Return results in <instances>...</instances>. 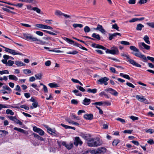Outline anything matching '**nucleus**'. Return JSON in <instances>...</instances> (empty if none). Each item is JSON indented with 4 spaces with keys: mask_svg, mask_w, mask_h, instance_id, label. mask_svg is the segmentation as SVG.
<instances>
[{
    "mask_svg": "<svg viewBox=\"0 0 154 154\" xmlns=\"http://www.w3.org/2000/svg\"><path fill=\"white\" fill-rule=\"evenodd\" d=\"M93 118V116L91 114H85L84 118L86 120H91Z\"/></svg>",
    "mask_w": 154,
    "mask_h": 154,
    "instance_id": "6ab92c4d",
    "label": "nucleus"
},
{
    "mask_svg": "<svg viewBox=\"0 0 154 154\" xmlns=\"http://www.w3.org/2000/svg\"><path fill=\"white\" fill-rule=\"evenodd\" d=\"M9 118L11 121H13L16 124H18L20 125H23V123L19 120L17 119L16 116H9L8 117Z\"/></svg>",
    "mask_w": 154,
    "mask_h": 154,
    "instance_id": "9b49d317",
    "label": "nucleus"
},
{
    "mask_svg": "<svg viewBox=\"0 0 154 154\" xmlns=\"http://www.w3.org/2000/svg\"><path fill=\"white\" fill-rule=\"evenodd\" d=\"M14 63V61L11 60H9L6 63V66H11Z\"/></svg>",
    "mask_w": 154,
    "mask_h": 154,
    "instance_id": "a19ab883",
    "label": "nucleus"
},
{
    "mask_svg": "<svg viewBox=\"0 0 154 154\" xmlns=\"http://www.w3.org/2000/svg\"><path fill=\"white\" fill-rule=\"evenodd\" d=\"M90 152L91 154H96L99 153L98 149H94L93 150H90Z\"/></svg>",
    "mask_w": 154,
    "mask_h": 154,
    "instance_id": "c9c22d12",
    "label": "nucleus"
},
{
    "mask_svg": "<svg viewBox=\"0 0 154 154\" xmlns=\"http://www.w3.org/2000/svg\"><path fill=\"white\" fill-rule=\"evenodd\" d=\"M42 75V74L40 73L35 74V77L36 78V79L38 80H40L41 79Z\"/></svg>",
    "mask_w": 154,
    "mask_h": 154,
    "instance_id": "37998d69",
    "label": "nucleus"
},
{
    "mask_svg": "<svg viewBox=\"0 0 154 154\" xmlns=\"http://www.w3.org/2000/svg\"><path fill=\"white\" fill-rule=\"evenodd\" d=\"M121 55L122 56L125 57H126L127 59L128 60V61L131 64H132L134 66L138 67H141V66L140 64L137 63L134 60L131 59L129 58V56L128 55H127L126 54L123 53L121 54Z\"/></svg>",
    "mask_w": 154,
    "mask_h": 154,
    "instance_id": "7ed1b4c3",
    "label": "nucleus"
},
{
    "mask_svg": "<svg viewBox=\"0 0 154 154\" xmlns=\"http://www.w3.org/2000/svg\"><path fill=\"white\" fill-rule=\"evenodd\" d=\"M36 34L40 36H42L43 35V33L41 31H37L35 32Z\"/></svg>",
    "mask_w": 154,
    "mask_h": 154,
    "instance_id": "338daca9",
    "label": "nucleus"
},
{
    "mask_svg": "<svg viewBox=\"0 0 154 154\" xmlns=\"http://www.w3.org/2000/svg\"><path fill=\"white\" fill-rule=\"evenodd\" d=\"M32 106H31L30 108L31 109H33V108H35L38 107V102L36 101L34 102H33L32 104Z\"/></svg>",
    "mask_w": 154,
    "mask_h": 154,
    "instance_id": "58836bf2",
    "label": "nucleus"
},
{
    "mask_svg": "<svg viewBox=\"0 0 154 154\" xmlns=\"http://www.w3.org/2000/svg\"><path fill=\"white\" fill-rule=\"evenodd\" d=\"M130 118L133 121L138 120V117L134 116H131L130 117Z\"/></svg>",
    "mask_w": 154,
    "mask_h": 154,
    "instance_id": "680f3d73",
    "label": "nucleus"
},
{
    "mask_svg": "<svg viewBox=\"0 0 154 154\" xmlns=\"http://www.w3.org/2000/svg\"><path fill=\"white\" fill-rule=\"evenodd\" d=\"M146 58L147 60H150L152 63H154V57H151L149 56H147V58L146 57ZM147 61H146V62Z\"/></svg>",
    "mask_w": 154,
    "mask_h": 154,
    "instance_id": "6e6d98bb",
    "label": "nucleus"
},
{
    "mask_svg": "<svg viewBox=\"0 0 154 154\" xmlns=\"http://www.w3.org/2000/svg\"><path fill=\"white\" fill-rule=\"evenodd\" d=\"M92 36L93 37L96 38L97 40H100V35L99 34H96L95 33H93L92 34Z\"/></svg>",
    "mask_w": 154,
    "mask_h": 154,
    "instance_id": "473e14b6",
    "label": "nucleus"
},
{
    "mask_svg": "<svg viewBox=\"0 0 154 154\" xmlns=\"http://www.w3.org/2000/svg\"><path fill=\"white\" fill-rule=\"evenodd\" d=\"M22 36L23 39L28 41H31L32 42H33L35 37L32 35L28 33H23Z\"/></svg>",
    "mask_w": 154,
    "mask_h": 154,
    "instance_id": "39448f33",
    "label": "nucleus"
},
{
    "mask_svg": "<svg viewBox=\"0 0 154 154\" xmlns=\"http://www.w3.org/2000/svg\"><path fill=\"white\" fill-rule=\"evenodd\" d=\"M103 104V102H96L94 103H92V105H99V106H100L102 105Z\"/></svg>",
    "mask_w": 154,
    "mask_h": 154,
    "instance_id": "864d4df0",
    "label": "nucleus"
},
{
    "mask_svg": "<svg viewBox=\"0 0 154 154\" xmlns=\"http://www.w3.org/2000/svg\"><path fill=\"white\" fill-rule=\"evenodd\" d=\"M20 107L21 108H23L25 109L28 110L29 109V107L25 105H22L20 106Z\"/></svg>",
    "mask_w": 154,
    "mask_h": 154,
    "instance_id": "052dcab7",
    "label": "nucleus"
},
{
    "mask_svg": "<svg viewBox=\"0 0 154 154\" xmlns=\"http://www.w3.org/2000/svg\"><path fill=\"white\" fill-rule=\"evenodd\" d=\"M71 103L72 104H77L78 102L77 100L75 99H72L71 100Z\"/></svg>",
    "mask_w": 154,
    "mask_h": 154,
    "instance_id": "69168bd1",
    "label": "nucleus"
},
{
    "mask_svg": "<svg viewBox=\"0 0 154 154\" xmlns=\"http://www.w3.org/2000/svg\"><path fill=\"white\" fill-rule=\"evenodd\" d=\"M33 134L34 135V137L37 138L39 140L42 141L44 140V139L42 137H40L37 134Z\"/></svg>",
    "mask_w": 154,
    "mask_h": 154,
    "instance_id": "7c9ffc66",
    "label": "nucleus"
},
{
    "mask_svg": "<svg viewBox=\"0 0 154 154\" xmlns=\"http://www.w3.org/2000/svg\"><path fill=\"white\" fill-rule=\"evenodd\" d=\"M97 89L95 88L91 89L90 88L88 89L87 91L89 93H91L93 94L96 93L97 92Z\"/></svg>",
    "mask_w": 154,
    "mask_h": 154,
    "instance_id": "c756f323",
    "label": "nucleus"
},
{
    "mask_svg": "<svg viewBox=\"0 0 154 154\" xmlns=\"http://www.w3.org/2000/svg\"><path fill=\"white\" fill-rule=\"evenodd\" d=\"M47 132L50 134L53 135L54 136H57V133L56 132L54 129H51V128H48Z\"/></svg>",
    "mask_w": 154,
    "mask_h": 154,
    "instance_id": "f3484780",
    "label": "nucleus"
},
{
    "mask_svg": "<svg viewBox=\"0 0 154 154\" xmlns=\"http://www.w3.org/2000/svg\"><path fill=\"white\" fill-rule=\"evenodd\" d=\"M43 29L50 30L53 29V28L51 27L45 25H43Z\"/></svg>",
    "mask_w": 154,
    "mask_h": 154,
    "instance_id": "de8ad7c7",
    "label": "nucleus"
},
{
    "mask_svg": "<svg viewBox=\"0 0 154 154\" xmlns=\"http://www.w3.org/2000/svg\"><path fill=\"white\" fill-rule=\"evenodd\" d=\"M109 79V78L106 77H102L100 79L97 80V84L100 85L104 84L105 85H108L107 81H108Z\"/></svg>",
    "mask_w": 154,
    "mask_h": 154,
    "instance_id": "20e7f679",
    "label": "nucleus"
},
{
    "mask_svg": "<svg viewBox=\"0 0 154 154\" xmlns=\"http://www.w3.org/2000/svg\"><path fill=\"white\" fill-rule=\"evenodd\" d=\"M23 72L25 74H27L29 73H31V71L29 69H26L23 70Z\"/></svg>",
    "mask_w": 154,
    "mask_h": 154,
    "instance_id": "4d7b16f0",
    "label": "nucleus"
},
{
    "mask_svg": "<svg viewBox=\"0 0 154 154\" xmlns=\"http://www.w3.org/2000/svg\"><path fill=\"white\" fill-rule=\"evenodd\" d=\"M14 129L23 133H26V131L20 128H18L16 127H15L14 128Z\"/></svg>",
    "mask_w": 154,
    "mask_h": 154,
    "instance_id": "b1692460",
    "label": "nucleus"
},
{
    "mask_svg": "<svg viewBox=\"0 0 154 154\" xmlns=\"http://www.w3.org/2000/svg\"><path fill=\"white\" fill-rule=\"evenodd\" d=\"M109 40H111L114 38L115 37H116L117 35L121 36V34L120 33L117 32L112 34H109Z\"/></svg>",
    "mask_w": 154,
    "mask_h": 154,
    "instance_id": "aec40b11",
    "label": "nucleus"
},
{
    "mask_svg": "<svg viewBox=\"0 0 154 154\" xmlns=\"http://www.w3.org/2000/svg\"><path fill=\"white\" fill-rule=\"evenodd\" d=\"M116 120L120 121L122 123H124L125 122V120L124 119H122L121 118H118L116 119Z\"/></svg>",
    "mask_w": 154,
    "mask_h": 154,
    "instance_id": "13d9d810",
    "label": "nucleus"
},
{
    "mask_svg": "<svg viewBox=\"0 0 154 154\" xmlns=\"http://www.w3.org/2000/svg\"><path fill=\"white\" fill-rule=\"evenodd\" d=\"M32 10L35 11L37 13L40 14L41 12V10L37 7H33Z\"/></svg>",
    "mask_w": 154,
    "mask_h": 154,
    "instance_id": "ea45409f",
    "label": "nucleus"
},
{
    "mask_svg": "<svg viewBox=\"0 0 154 154\" xmlns=\"http://www.w3.org/2000/svg\"><path fill=\"white\" fill-rule=\"evenodd\" d=\"M91 100L90 99L85 98L83 100L82 103L85 105H88L90 103Z\"/></svg>",
    "mask_w": 154,
    "mask_h": 154,
    "instance_id": "412c9836",
    "label": "nucleus"
},
{
    "mask_svg": "<svg viewBox=\"0 0 154 154\" xmlns=\"http://www.w3.org/2000/svg\"><path fill=\"white\" fill-rule=\"evenodd\" d=\"M103 143L101 140L98 137L90 138L87 141V144L90 147H95L101 145Z\"/></svg>",
    "mask_w": 154,
    "mask_h": 154,
    "instance_id": "f257e3e1",
    "label": "nucleus"
},
{
    "mask_svg": "<svg viewBox=\"0 0 154 154\" xmlns=\"http://www.w3.org/2000/svg\"><path fill=\"white\" fill-rule=\"evenodd\" d=\"M62 145L65 146L69 150L71 149L73 146V143L71 142L67 143L66 142L63 141L62 143Z\"/></svg>",
    "mask_w": 154,
    "mask_h": 154,
    "instance_id": "1a4fd4ad",
    "label": "nucleus"
},
{
    "mask_svg": "<svg viewBox=\"0 0 154 154\" xmlns=\"http://www.w3.org/2000/svg\"><path fill=\"white\" fill-rule=\"evenodd\" d=\"M110 54H118L119 53L118 48L116 47H113V49L111 50Z\"/></svg>",
    "mask_w": 154,
    "mask_h": 154,
    "instance_id": "a211bd4d",
    "label": "nucleus"
},
{
    "mask_svg": "<svg viewBox=\"0 0 154 154\" xmlns=\"http://www.w3.org/2000/svg\"><path fill=\"white\" fill-rule=\"evenodd\" d=\"M136 99L140 102H143L145 103H148L149 102L143 96L137 95L135 96Z\"/></svg>",
    "mask_w": 154,
    "mask_h": 154,
    "instance_id": "423d86ee",
    "label": "nucleus"
},
{
    "mask_svg": "<svg viewBox=\"0 0 154 154\" xmlns=\"http://www.w3.org/2000/svg\"><path fill=\"white\" fill-rule=\"evenodd\" d=\"M48 85L51 88H57L59 87L57 84H56L55 82H53L49 83L48 84Z\"/></svg>",
    "mask_w": 154,
    "mask_h": 154,
    "instance_id": "bb28decb",
    "label": "nucleus"
},
{
    "mask_svg": "<svg viewBox=\"0 0 154 154\" xmlns=\"http://www.w3.org/2000/svg\"><path fill=\"white\" fill-rule=\"evenodd\" d=\"M109 69L113 73H116L117 74H118V72H116V70L115 68L113 67H110L109 68Z\"/></svg>",
    "mask_w": 154,
    "mask_h": 154,
    "instance_id": "bf43d9fd",
    "label": "nucleus"
},
{
    "mask_svg": "<svg viewBox=\"0 0 154 154\" xmlns=\"http://www.w3.org/2000/svg\"><path fill=\"white\" fill-rule=\"evenodd\" d=\"M33 42H35V43L37 44L41 45H45L46 43L45 42L39 39H38L35 37H34Z\"/></svg>",
    "mask_w": 154,
    "mask_h": 154,
    "instance_id": "4468645a",
    "label": "nucleus"
},
{
    "mask_svg": "<svg viewBox=\"0 0 154 154\" xmlns=\"http://www.w3.org/2000/svg\"><path fill=\"white\" fill-rule=\"evenodd\" d=\"M5 51L13 55H23V54L21 53H19L17 52H16L15 50L10 49L9 48H5Z\"/></svg>",
    "mask_w": 154,
    "mask_h": 154,
    "instance_id": "0eeeda50",
    "label": "nucleus"
},
{
    "mask_svg": "<svg viewBox=\"0 0 154 154\" xmlns=\"http://www.w3.org/2000/svg\"><path fill=\"white\" fill-rule=\"evenodd\" d=\"M8 134V132L5 130H0V138Z\"/></svg>",
    "mask_w": 154,
    "mask_h": 154,
    "instance_id": "cd10ccee",
    "label": "nucleus"
},
{
    "mask_svg": "<svg viewBox=\"0 0 154 154\" xmlns=\"http://www.w3.org/2000/svg\"><path fill=\"white\" fill-rule=\"evenodd\" d=\"M6 112L7 114H10L11 115H14V112L11 110L9 109H7L6 110Z\"/></svg>",
    "mask_w": 154,
    "mask_h": 154,
    "instance_id": "79ce46f5",
    "label": "nucleus"
},
{
    "mask_svg": "<svg viewBox=\"0 0 154 154\" xmlns=\"http://www.w3.org/2000/svg\"><path fill=\"white\" fill-rule=\"evenodd\" d=\"M75 28H76L77 27H79V28H82L83 27V25L81 24H78V23H74L72 25Z\"/></svg>",
    "mask_w": 154,
    "mask_h": 154,
    "instance_id": "4c0bfd02",
    "label": "nucleus"
},
{
    "mask_svg": "<svg viewBox=\"0 0 154 154\" xmlns=\"http://www.w3.org/2000/svg\"><path fill=\"white\" fill-rule=\"evenodd\" d=\"M15 64L18 66H24L25 64L20 61H15Z\"/></svg>",
    "mask_w": 154,
    "mask_h": 154,
    "instance_id": "a878e982",
    "label": "nucleus"
},
{
    "mask_svg": "<svg viewBox=\"0 0 154 154\" xmlns=\"http://www.w3.org/2000/svg\"><path fill=\"white\" fill-rule=\"evenodd\" d=\"M144 27V26L141 24L139 23L137 25L136 29L137 30L140 31L142 29V28Z\"/></svg>",
    "mask_w": 154,
    "mask_h": 154,
    "instance_id": "f704fd0d",
    "label": "nucleus"
},
{
    "mask_svg": "<svg viewBox=\"0 0 154 154\" xmlns=\"http://www.w3.org/2000/svg\"><path fill=\"white\" fill-rule=\"evenodd\" d=\"M120 75L121 77H122L125 78L128 80H130V77H129V75L125 74H124V73H120Z\"/></svg>",
    "mask_w": 154,
    "mask_h": 154,
    "instance_id": "2f4dec72",
    "label": "nucleus"
},
{
    "mask_svg": "<svg viewBox=\"0 0 154 154\" xmlns=\"http://www.w3.org/2000/svg\"><path fill=\"white\" fill-rule=\"evenodd\" d=\"M92 46L94 48H99L103 49V50H106V48L105 47L98 44L95 43L93 44L92 45Z\"/></svg>",
    "mask_w": 154,
    "mask_h": 154,
    "instance_id": "dca6fc26",
    "label": "nucleus"
},
{
    "mask_svg": "<svg viewBox=\"0 0 154 154\" xmlns=\"http://www.w3.org/2000/svg\"><path fill=\"white\" fill-rule=\"evenodd\" d=\"M140 44L146 49L149 50L150 48V46H149L146 45L143 42H141Z\"/></svg>",
    "mask_w": 154,
    "mask_h": 154,
    "instance_id": "c85d7f7f",
    "label": "nucleus"
},
{
    "mask_svg": "<svg viewBox=\"0 0 154 154\" xmlns=\"http://www.w3.org/2000/svg\"><path fill=\"white\" fill-rule=\"evenodd\" d=\"M33 130L35 132L38 133L41 136H43L45 134V132L43 130L36 126H35L33 127Z\"/></svg>",
    "mask_w": 154,
    "mask_h": 154,
    "instance_id": "9d476101",
    "label": "nucleus"
},
{
    "mask_svg": "<svg viewBox=\"0 0 154 154\" xmlns=\"http://www.w3.org/2000/svg\"><path fill=\"white\" fill-rule=\"evenodd\" d=\"M65 40L69 44L72 45H73L74 46L75 43H76V42H75L74 41H73L67 38H66Z\"/></svg>",
    "mask_w": 154,
    "mask_h": 154,
    "instance_id": "4be33fe9",
    "label": "nucleus"
},
{
    "mask_svg": "<svg viewBox=\"0 0 154 154\" xmlns=\"http://www.w3.org/2000/svg\"><path fill=\"white\" fill-rule=\"evenodd\" d=\"M84 31L85 32H89L90 31V29L89 27L88 26H86L84 28Z\"/></svg>",
    "mask_w": 154,
    "mask_h": 154,
    "instance_id": "49530a36",
    "label": "nucleus"
},
{
    "mask_svg": "<svg viewBox=\"0 0 154 154\" xmlns=\"http://www.w3.org/2000/svg\"><path fill=\"white\" fill-rule=\"evenodd\" d=\"M9 73V71L8 70L0 71V74L1 75H3L4 74H8Z\"/></svg>",
    "mask_w": 154,
    "mask_h": 154,
    "instance_id": "09e8293b",
    "label": "nucleus"
},
{
    "mask_svg": "<svg viewBox=\"0 0 154 154\" xmlns=\"http://www.w3.org/2000/svg\"><path fill=\"white\" fill-rule=\"evenodd\" d=\"M133 131L132 130H126L124 131L123 133L131 134L132 133Z\"/></svg>",
    "mask_w": 154,
    "mask_h": 154,
    "instance_id": "603ef678",
    "label": "nucleus"
},
{
    "mask_svg": "<svg viewBox=\"0 0 154 154\" xmlns=\"http://www.w3.org/2000/svg\"><path fill=\"white\" fill-rule=\"evenodd\" d=\"M105 91L109 92L110 94L114 96H117L118 95V93L116 90L112 88L106 89L105 90Z\"/></svg>",
    "mask_w": 154,
    "mask_h": 154,
    "instance_id": "ddd939ff",
    "label": "nucleus"
},
{
    "mask_svg": "<svg viewBox=\"0 0 154 154\" xmlns=\"http://www.w3.org/2000/svg\"><path fill=\"white\" fill-rule=\"evenodd\" d=\"M120 43L122 44L125 45H130V43L129 42L126 41H122L120 42Z\"/></svg>",
    "mask_w": 154,
    "mask_h": 154,
    "instance_id": "a18cd8bd",
    "label": "nucleus"
},
{
    "mask_svg": "<svg viewBox=\"0 0 154 154\" xmlns=\"http://www.w3.org/2000/svg\"><path fill=\"white\" fill-rule=\"evenodd\" d=\"M75 46H78L80 48L82 49H83L84 50L87 51V49L86 48H85L84 47L82 46L81 45L78 44L77 42L76 43H75Z\"/></svg>",
    "mask_w": 154,
    "mask_h": 154,
    "instance_id": "72a5a7b5",
    "label": "nucleus"
},
{
    "mask_svg": "<svg viewBox=\"0 0 154 154\" xmlns=\"http://www.w3.org/2000/svg\"><path fill=\"white\" fill-rule=\"evenodd\" d=\"M112 28L115 29L118 31H119V27L118 26L117 24L116 23L112 25Z\"/></svg>",
    "mask_w": 154,
    "mask_h": 154,
    "instance_id": "c03bdc74",
    "label": "nucleus"
},
{
    "mask_svg": "<svg viewBox=\"0 0 154 154\" xmlns=\"http://www.w3.org/2000/svg\"><path fill=\"white\" fill-rule=\"evenodd\" d=\"M8 78L9 79L15 81H17L18 80L16 76L13 75H9L8 76Z\"/></svg>",
    "mask_w": 154,
    "mask_h": 154,
    "instance_id": "393cba45",
    "label": "nucleus"
},
{
    "mask_svg": "<svg viewBox=\"0 0 154 154\" xmlns=\"http://www.w3.org/2000/svg\"><path fill=\"white\" fill-rule=\"evenodd\" d=\"M76 88L80 90V91L82 92H84L85 91V90L84 88L82 87L79 86L78 85L76 86Z\"/></svg>",
    "mask_w": 154,
    "mask_h": 154,
    "instance_id": "3c124183",
    "label": "nucleus"
},
{
    "mask_svg": "<svg viewBox=\"0 0 154 154\" xmlns=\"http://www.w3.org/2000/svg\"><path fill=\"white\" fill-rule=\"evenodd\" d=\"M94 30H99L102 33H105L106 31L103 28L102 26L99 24H98L96 28L94 29Z\"/></svg>",
    "mask_w": 154,
    "mask_h": 154,
    "instance_id": "2eb2a0df",
    "label": "nucleus"
},
{
    "mask_svg": "<svg viewBox=\"0 0 154 154\" xmlns=\"http://www.w3.org/2000/svg\"><path fill=\"white\" fill-rule=\"evenodd\" d=\"M130 48L135 52H132V54L135 56L139 57L144 60V62H146L147 60L146 57L143 54L139 51V50L135 46H131L130 47Z\"/></svg>",
    "mask_w": 154,
    "mask_h": 154,
    "instance_id": "f03ea898",
    "label": "nucleus"
},
{
    "mask_svg": "<svg viewBox=\"0 0 154 154\" xmlns=\"http://www.w3.org/2000/svg\"><path fill=\"white\" fill-rule=\"evenodd\" d=\"M55 14L58 16L63 15L66 18H71V16L70 15L63 13L59 10L56 11L55 12Z\"/></svg>",
    "mask_w": 154,
    "mask_h": 154,
    "instance_id": "f8f14e48",
    "label": "nucleus"
},
{
    "mask_svg": "<svg viewBox=\"0 0 154 154\" xmlns=\"http://www.w3.org/2000/svg\"><path fill=\"white\" fill-rule=\"evenodd\" d=\"M146 131L147 133H149L150 134H152L154 132V130L151 129H149L147 130Z\"/></svg>",
    "mask_w": 154,
    "mask_h": 154,
    "instance_id": "774afa93",
    "label": "nucleus"
},
{
    "mask_svg": "<svg viewBox=\"0 0 154 154\" xmlns=\"http://www.w3.org/2000/svg\"><path fill=\"white\" fill-rule=\"evenodd\" d=\"M99 153H104L106 152V149L104 147H101L98 148Z\"/></svg>",
    "mask_w": 154,
    "mask_h": 154,
    "instance_id": "5701e85b",
    "label": "nucleus"
},
{
    "mask_svg": "<svg viewBox=\"0 0 154 154\" xmlns=\"http://www.w3.org/2000/svg\"><path fill=\"white\" fill-rule=\"evenodd\" d=\"M146 24L148 26H149L152 28H154V22L147 23H146Z\"/></svg>",
    "mask_w": 154,
    "mask_h": 154,
    "instance_id": "5fc2aeb1",
    "label": "nucleus"
},
{
    "mask_svg": "<svg viewBox=\"0 0 154 154\" xmlns=\"http://www.w3.org/2000/svg\"><path fill=\"white\" fill-rule=\"evenodd\" d=\"M80 135L82 137L84 138L85 139H86L87 138V136L86 135L83 133H81L80 134Z\"/></svg>",
    "mask_w": 154,
    "mask_h": 154,
    "instance_id": "0e129e2a",
    "label": "nucleus"
},
{
    "mask_svg": "<svg viewBox=\"0 0 154 154\" xmlns=\"http://www.w3.org/2000/svg\"><path fill=\"white\" fill-rule=\"evenodd\" d=\"M143 39L145 42L148 44H150L149 41V38L148 36L146 35L143 38Z\"/></svg>",
    "mask_w": 154,
    "mask_h": 154,
    "instance_id": "e433bc0d",
    "label": "nucleus"
},
{
    "mask_svg": "<svg viewBox=\"0 0 154 154\" xmlns=\"http://www.w3.org/2000/svg\"><path fill=\"white\" fill-rule=\"evenodd\" d=\"M72 116L74 119L77 120H79L80 119L79 117L76 116L74 114H71Z\"/></svg>",
    "mask_w": 154,
    "mask_h": 154,
    "instance_id": "e2e57ef3",
    "label": "nucleus"
},
{
    "mask_svg": "<svg viewBox=\"0 0 154 154\" xmlns=\"http://www.w3.org/2000/svg\"><path fill=\"white\" fill-rule=\"evenodd\" d=\"M119 142V140H115L112 142V145L113 146H116Z\"/></svg>",
    "mask_w": 154,
    "mask_h": 154,
    "instance_id": "8fccbe9b",
    "label": "nucleus"
},
{
    "mask_svg": "<svg viewBox=\"0 0 154 154\" xmlns=\"http://www.w3.org/2000/svg\"><path fill=\"white\" fill-rule=\"evenodd\" d=\"M73 143L76 146H77L79 145L81 146L83 142L79 137H75Z\"/></svg>",
    "mask_w": 154,
    "mask_h": 154,
    "instance_id": "6e6552de",
    "label": "nucleus"
}]
</instances>
